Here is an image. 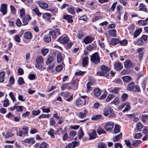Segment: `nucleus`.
Returning <instances> with one entry per match:
<instances>
[{"mask_svg":"<svg viewBox=\"0 0 148 148\" xmlns=\"http://www.w3.org/2000/svg\"><path fill=\"white\" fill-rule=\"evenodd\" d=\"M127 89L130 91H132L135 92H139L140 89L138 86H135L134 82L129 83L127 86Z\"/></svg>","mask_w":148,"mask_h":148,"instance_id":"nucleus-2","label":"nucleus"},{"mask_svg":"<svg viewBox=\"0 0 148 148\" xmlns=\"http://www.w3.org/2000/svg\"><path fill=\"white\" fill-rule=\"evenodd\" d=\"M123 81L126 83L128 82L132 79L131 77L129 76H124L122 77Z\"/></svg>","mask_w":148,"mask_h":148,"instance_id":"nucleus-25","label":"nucleus"},{"mask_svg":"<svg viewBox=\"0 0 148 148\" xmlns=\"http://www.w3.org/2000/svg\"><path fill=\"white\" fill-rule=\"evenodd\" d=\"M22 130L23 131V132L24 133V134L25 135V134H27L28 133V129L27 127H24L22 129Z\"/></svg>","mask_w":148,"mask_h":148,"instance_id":"nucleus-62","label":"nucleus"},{"mask_svg":"<svg viewBox=\"0 0 148 148\" xmlns=\"http://www.w3.org/2000/svg\"><path fill=\"white\" fill-rule=\"evenodd\" d=\"M63 67L62 64H60L57 66L56 68V70L57 71H61Z\"/></svg>","mask_w":148,"mask_h":148,"instance_id":"nucleus-51","label":"nucleus"},{"mask_svg":"<svg viewBox=\"0 0 148 148\" xmlns=\"http://www.w3.org/2000/svg\"><path fill=\"white\" fill-rule=\"evenodd\" d=\"M101 71L97 72V74L100 76H107L108 75V72L110 71V69L105 65H102L101 67Z\"/></svg>","mask_w":148,"mask_h":148,"instance_id":"nucleus-1","label":"nucleus"},{"mask_svg":"<svg viewBox=\"0 0 148 148\" xmlns=\"http://www.w3.org/2000/svg\"><path fill=\"white\" fill-rule=\"evenodd\" d=\"M88 111L86 110L85 109L84 111V112H79L77 113V115L79 117L83 119L85 118L86 116V114L87 113Z\"/></svg>","mask_w":148,"mask_h":148,"instance_id":"nucleus-13","label":"nucleus"},{"mask_svg":"<svg viewBox=\"0 0 148 148\" xmlns=\"http://www.w3.org/2000/svg\"><path fill=\"white\" fill-rule=\"evenodd\" d=\"M124 65L125 68H130L132 65V63L130 61L128 60L125 62Z\"/></svg>","mask_w":148,"mask_h":148,"instance_id":"nucleus-32","label":"nucleus"},{"mask_svg":"<svg viewBox=\"0 0 148 148\" xmlns=\"http://www.w3.org/2000/svg\"><path fill=\"white\" fill-rule=\"evenodd\" d=\"M84 135V133L82 129L78 133V138L79 139H81Z\"/></svg>","mask_w":148,"mask_h":148,"instance_id":"nucleus-61","label":"nucleus"},{"mask_svg":"<svg viewBox=\"0 0 148 148\" xmlns=\"http://www.w3.org/2000/svg\"><path fill=\"white\" fill-rule=\"evenodd\" d=\"M24 142L26 143L33 144L35 142L33 138H27L24 140Z\"/></svg>","mask_w":148,"mask_h":148,"instance_id":"nucleus-24","label":"nucleus"},{"mask_svg":"<svg viewBox=\"0 0 148 148\" xmlns=\"http://www.w3.org/2000/svg\"><path fill=\"white\" fill-rule=\"evenodd\" d=\"M102 116L101 115H94L92 116L91 119L92 120H97L100 119L101 118Z\"/></svg>","mask_w":148,"mask_h":148,"instance_id":"nucleus-40","label":"nucleus"},{"mask_svg":"<svg viewBox=\"0 0 148 148\" xmlns=\"http://www.w3.org/2000/svg\"><path fill=\"white\" fill-rule=\"evenodd\" d=\"M120 132V130L119 126L117 125H115L114 126V134Z\"/></svg>","mask_w":148,"mask_h":148,"instance_id":"nucleus-41","label":"nucleus"},{"mask_svg":"<svg viewBox=\"0 0 148 148\" xmlns=\"http://www.w3.org/2000/svg\"><path fill=\"white\" fill-rule=\"evenodd\" d=\"M44 40L45 42H49L50 41L51 38L48 35H45L44 36Z\"/></svg>","mask_w":148,"mask_h":148,"instance_id":"nucleus-52","label":"nucleus"},{"mask_svg":"<svg viewBox=\"0 0 148 148\" xmlns=\"http://www.w3.org/2000/svg\"><path fill=\"white\" fill-rule=\"evenodd\" d=\"M0 11L3 15L6 14L7 12V5L6 4H1L0 8Z\"/></svg>","mask_w":148,"mask_h":148,"instance_id":"nucleus-8","label":"nucleus"},{"mask_svg":"<svg viewBox=\"0 0 148 148\" xmlns=\"http://www.w3.org/2000/svg\"><path fill=\"white\" fill-rule=\"evenodd\" d=\"M50 116V115L49 114H42L38 116V118L39 119L44 118H47Z\"/></svg>","mask_w":148,"mask_h":148,"instance_id":"nucleus-47","label":"nucleus"},{"mask_svg":"<svg viewBox=\"0 0 148 148\" xmlns=\"http://www.w3.org/2000/svg\"><path fill=\"white\" fill-rule=\"evenodd\" d=\"M70 93L69 92H62L60 93V95L64 97L67 98L69 97L66 99V100L68 102L71 101L73 99V95H71L70 96Z\"/></svg>","mask_w":148,"mask_h":148,"instance_id":"nucleus-5","label":"nucleus"},{"mask_svg":"<svg viewBox=\"0 0 148 148\" xmlns=\"http://www.w3.org/2000/svg\"><path fill=\"white\" fill-rule=\"evenodd\" d=\"M114 125V124L112 122H108L105 125L104 128L106 131H109L112 129Z\"/></svg>","mask_w":148,"mask_h":148,"instance_id":"nucleus-10","label":"nucleus"},{"mask_svg":"<svg viewBox=\"0 0 148 148\" xmlns=\"http://www.w3.org/2000/svg\"><path fill=\"white\" fill-rule=\"evenodd\" d=\"M86 100L83 99H78L76 101L75 104L76 106L77 107H79L80 106H83L86 104Z\"/></svg>","mask_w":148,"mask_h":148,"instance_id":"nucleus-7","label":"nucleus"},{"mask_svg":"<svg viewBox=\"0 0 148 148\" xmlns=\"http://www.w3.org/2000/svg\"><path fill=\"white\" fill-rule=\"evenodd\" d=\"M58 41L62 43L66 44L68 41V39L67 37H60L58 38Z\"/></svg>","mask_w":148,"mask_h":148,"instance_id":"nucleus-16","label":"nucleus"},{"mask_svg":"<svg viewBox=\"0 0 148 148\" xmlns=\"http://www.w3.org/2000/svg\"><path fill=\"white\" fill-rule=\"evenodd\" d=\"M126 104L125 108L123 110V112L128 111L130 109V103L129 102H126L125 103Z\"/></svg>","mask_w":148,"mask_h":148,"instance_id":"nucleus-30","label":"nucleus"},{"mask_svg":"<svg viewBox=\"0 0 148 148\" xmlns=\"http://www.w3.org/2000/svg\"><path fill=\"white\" fill-rule=\"evenodd\" d=\"M94 95L96 97H98L100 95L101 91L100 89L98 88L95 89L93 91Z\"/></svg>","mask_w":148,"mask_h":148,"instance_id":"nucleus-22","label":"nucleus"},{"mask_svg":"<svg viewBox=\"0 0 148 148\" xmlns=\"http://www.w3.org/2000/svg\"><path fill=\"white\" fill-rule=\"evenodd\" d=\"M96 133L95 131L93 130L91 133L89 134V139L90 140L96 138Z\"/></svg>","mask_w":148,"mask_h":148,"instance_id":"nucleus-23","label":"nucleus"},{"mask_svg":"<svg viewBox=\"0 0 148 148\" xmlns=\"http://www.w3.org/2000/svg\"><path fill=\"white\" fill-rule=\"evenodd\" d=\"M53 57L52 56L49 57L47 59L46 63L47 64H48L51 63L53 61Z\"/></svg>","mask_w":148,"mask_h":148,"instance_id":"nucleus-50","label":"nucleus"},{"mask_svg":"<svg viewBox=\"0 0 148 148\" xmlns=\"http://www.w3.org/2000/svg\"><path fill=\"white\" fill-rule=\"evenodd\" d=\"M119 88L117 87L115 88L114 89L110 90V92L114 94H117L119 92Z\"/></svg>","mask_w":148,"mask_h":148,"instance_id":"nucleus-46","label":"nucleus"},{"mask_svg":"<svg viewBox=\"0 0 148 148\" xmlns=\"http://www.w3.org/2000/svg\"><path fill=\"white\" fill-rule=\"evenodd\" d=\"M91 62L95 64H97L100 62V58L98 53H95L90 58Z\"/></svg>","mask_w":148,"mask_h":148,"instance_id":"nucleus-4","label":"nucleus"},{"mask_svg":"<svg viewBox=\"0 0 148 148\" xmlns=\"http://www.w3.org/2000/svg\"><path fill=\"white\" fill-rule=\"evenodd\" d=\"M122 134L121 133H120L119 134L114 136L113 138V141L114 142L117 141L121 138L122 137Z\"/></svg>","mask_w":148,"mask_h":148,"instance_id":"nucleus-35","label":"nucleus"},{"mask_svg":"<svg viewBox=\"0 0 148 148\" xmlns=\"http://www.w3.org/2000/svg\"><path fill=\"white\" fill-rule=\"evenodd\" d=\"M9 101L7 99H5L3 104V106L4 107H6L9 106Z\"/></svg>","mask_w":148,"mask_h":148,"instance_id":"nucleus-54","label":"nucleus"},{"mask_svg":"<svg viewBox=\"0 0 148 148\" xmlns=\"http://www.w3.org/2000/svg\"><path fill=\"white\" fill-rule=\"evenodd\" d=\"M119 43L121 45L125 46L127 44L128 42L126 40H124L119 41Z\"/></svg>","mask_w":148,"mask_h":148,"instance_id":"nucleus-57","label":"nucleus"},{"mask_svg":"<svg viewBox=\"0 0 148 148\" xmlns=\"http://www.w3.org/2000/svg\"><path fill=\"white\" fill-rule=\"evenodd\" d=\"M37 64L36 65V68H41L42 67V64L43 62V58L41 56H38L36 59Z\"/></svg>","mask_w":148,"mask_h":148,"instance_id":"nucleus-6","label":"nucleus"},{"mask_svg":"<svg viewBox=\"0 0 148 148\" xmlns=\"http://www.w3.org/2000/svg\"><path fill=\"white\" fill-rule=\"evenodd\" d=\"M97 132L99 135H100L102 134L105 133L106 132L103 129L99 127L97 129Z\"/></svg>","mask_w":148,"mask_h":148,"instance_id":"nucleus-43","label":"nucleus"},{"mask_svg":"<svg viewBox=\"0 0 148 148\" xmlns=\"http://www.w3.org/2000/svg\"><path fill=\"white\" fill-rule=\"evenodd\" d=\"M14 78L13 77L11 76L10 77L9 80V85L10 86L13 85L14 84Z\"/></svg>","mask_w":148,"mask_h":148,"instance_id":"nucleus-53","label":"nucleus"},{"mask_svg":"<svg viewBox=\"0 0 148 148\" xmlns=\"http://www.w3.org/2000/svg\"><path fill=\"white\" fill-rule=\"evenodd\" d=\"M58 33L59 35L60 34V30L59 29H56L55 31L52 30L50 31L49 33V35L50 36H51L52 38L55 39L56 38V34Z\"/></svg>","mask_w":148,"mask_h":148,"instance_id":"nucleus-9","label":"nucleus"},{"mask_svg":"<svg viewBox=\"0 0 148 148\" xmlns=\"http://www.w3.org/2000/svg\"><path fill=\"white\" fill-rule=\"evenodd\" d=\"M141 31L142 30L140 28L136 30L134 34V38H136L139 36L141 32Z\"/></svg>","mask_w":148,"mask_h":148,"instance_id":"nucleus-27","label":"nucleus"},{"mask_svg":"<svg viewBox=\"0 0 148 148\" xmlns=\"http://www.w3.org/2000/svg\"><path fill=\"white\" fill-rule=\"evenodd\" d=\"M97 147L98 148H107V145L103 143H99Z\"/></svg>","mask_w":148,"mask_h":148,"instance_id":"nucleus-42","label":"nucleus"},{"mask_svg":"<svg viewBox=\"0 0 148 148\" xmlns=\"http://www.w3.org/2000/svg\"><path fill=\"white\" fill-rule=\"evenodd\" d=\"M33 10L38 16L41 15V13L39 12V10L38 8H36L34 9H33Z\"/></svg>","mask_w":148,"mask_h":148,"instance_id":"nucleus-58","label":"nucleus"},{"mask_svg":"<svg viewBox=\"0 0 148 148\" xmlns=\"http://www.w3.org/2000/svg\"><path fill=\"white\" fill-rule=\"evenodd\" d=\"M141 142L140 140H134L132 142V145L134 147H137Z\"/></svg>","mask_w":148,"mask_h":148,"instance_id":"nucleus-29","label":"nucleus"},{"mask_svg":"<svg viewBox=\"0 0 148 148\" xmlns=\"http://www.w3.org/2000/svg\"><path fill=\"white\" fill-rule=\"evenodd\" d=\"M2 134L6 138L12 136L14 134L13 133L10 132H8L6 134L5 132H3Z\"/></svg>","mask_w":148,"mask_h":148,"instance_id":"nucleus-34","label":"nucleus"},{"mask_svg":"<svg viewBox=\"0 0 148 148\" xmlns=\"http://www.w3.org/2000/svg\"><path fill=\"white\" fill-rule=\"evenodd\" d=\"M38 4L40 7L42 9H45L48 7V4L43 1H39L38 2Z\"/></svg>","mask_w":148,"mask_h":148,"instance_id":"nucleus-15","label":"nucleus"},{"mask_svg":"<svg viewBox=\"0 0 148 148\" xmlns=\"http://www.w3.org/2000/svg\"><path fill=\"white\" fill-rule=\"evenodd\" d=\"M112 103L115 105H117L120 103L119 99L118 97H116L112 101Z\"/></svg>","mask_w":148,"mask_h":148,"instance_id":"nucleus-48","label":"nucleus"},{"mask_svg":"<svg viewBox=\"0 0 148 148\" xmlns=\"http://www.w3.org/2000/svg\"><path fill=\"white\" fill-rule=\"evenodd\" d=\"M18 81L19 84L20 85H22L24 83V81L22 77H19L18 79Z\"/></svg>","mask_w":148,"mask_h":148,"instance_id":"nucleus-56","label":"nucleus"},{"mask_svg":"<svg viewBox=\"0 0 148 148\" xmlns=\"http://www.w3.org/2000/svg\"><path fill=\"white\" fill-rule=\"evenodd\" d=\"M119 42L118 39L116 38H112L110 41V44L112 45H116Z\"/></svg>","mask_w":148,"mask_h":148,"instance_id":"nucleus-26","label":"nucleus"},{"mask_svg":"<svg viewBox=\"0 0 148 148\" xmlns=\"http://www.w3.org/2000/svg\"><path fill=\"white\" fill-rule=\"evenodd\" d=\"M76 134V132L75 131H71L70 132L69 135L70 137H73L75 136Z\"/></svg>","mask_w":148,"mask_h":148,"instance_id":"nucleus-59","label":"nucleus"},{"mask_svg":"<svg viewBox=\"0 0 148 148\" xmlns=\"http://www.w3.org/2000/svg\"><path fill=\"white\" fill-rule=\"evenodd\" d=\"M112 109L109 107H106L103 110V114L106 116H108L109 114V117H112L115 116L114 113L112 112Z\"/></svg>","mask_w":148,"mask_h":148,"instance_id":"nucleus-3","label":"nucleus"},{"mask_svg":"<svg viewBox=\"0 0 148 148\" xmlns=\"http://www.w3.org/2000/svg\"><path fill=\"white\" fill-rule=\"evenodd\" d=\"M51 16L50 14L48 13H46L43 14V17L44 18L46 19L47 21H49Z\"/></svg>","mask_w":148,"mask_h":148,"instance_id":"nucleus-39","label":"nucleus"},{"mask_svg":"<svg viewBox=\"0 0 148 148\" xmlns=\"http://www.w3.org/2000/svg\"><path fill=\"white\" fill-rule=\"evenodd\" d=\"M79 142L74 141H72L70 143L72 148H75L77 147L79 145Z\"/></svg>","mask_w":148,"mask_h":148,"instance_id":"nucleus-33","label":"nucleus"},{"mask_svg":"<svg viewBox=\"0 0 148 148\" xmlns=\"http://www.w3.org/2000/svg\"><path fill=\"white\" fill-rule=\"evenodd\" d=\"M138 24L140 25L144 26L147 24V21L146 20H139L138 21Z\"/></svg>","mask_w":148,"mask_h":148,"instance_id":"nucleus-37","label":"nucleus"},{"mask_svg":"<svg viewBox=\"0 0 148 148\" xmlns=\"http://www.w3.org/2000/svg\"><path fill=\"white\" fill-rule=\"evenodd\" d=\"M114 96L113 94H110L108 95V97L106 99V101L108 102L111 100L114 97Z\"/></svg>","mask_w":148,"mask_h":148,"instance_id":"nucleus-60","label":"nucleus"},{"mask_svg":"<svg viewBox=\"0 0 148 148\" xmlns=\"http://www.w3.org/2000/svg\"><path fill=\"white\" fill-rule=\"evenodd\" d=\"M135 130V132H140L141 130V129L143 127V125L140 122H138L137 124Z\"/></svg>","mask_w":148,"mask_h":148,"instance_id":"nucleus-18","label":"nucleus"},{"mask_svg":"<svg viewBox=\"0 0 148 148\" xmlns=\"http://www.w3.org/2000/svg\"><path fill=\"white\" fill-rule=\"evenodd\" d=\"M49 49L47 48H43L41 51V53L43 54V56H45L49 52Z\"/></svg>","mask_w":148,"mask_h":148,"instance_id":"nucleus-44","label":"nucleus"},{"mask_svg":"<svg viewBox=\"0 0 148 148\" xmlns=\"http://www.w3.org/2000/svg\"><path fill=\"white\" fill-rule=\"evenodd\" d=\"M67 10L68 12L71 14H74L75 13V8L72 6L68 7Z\"/></svg>","mask_w":148,"mask_h":148,"instance_id":"nucleus-21","label":"nucleus"},{"mask_svg":"<svg viewBox=\"0 0 148 148\" xmlns=\"http://www.w3.org/2000/svg\"><path fill=\"white\" fill-rule=\"evenodd\" d=\"M93 40V39L92 38L88 36L85 38L84 40V42L86 44H87L91 43Z\"/></svg>","mask_w":148,"mask_h":148,"instance_id":"nucleus-17","label":"nucleus"},{"mask_svg":"<svg viewBox=\"0 0 148 148\" xmlns=\"http://www.w3.org/2000/svg\"><path fill=\"white\" fill-rule=\"evenodd\" d=\"M47 146V144L43 142L40 145V148H46Z\"/></svg>","mask_w":148,"mask_h":148,"instance_id":"nucleus-64","label":"nucleus"},{"mask_svg":"<svg viewBox=\"0 0 148 148\" xmlns=\"http://www.w3.org/2000/svg\"><path fill=\"white\" fill-rule=\"evenodd\" d=\"M63 18L67 20L68 22L72 23L73 22L72 16L70 15H64Z\"/></svg>","mask_w":148,"mask_h":148,"instance_id":"nucleus-19","label":"nucleus"},{"mask_svg":"<svg viewBox=\"0 0 148 148\" xmlns=\"http://www.w3.org/2000/svg\"><path fill=\"white\" fill-rule=\"evenodd\" d=\"M147 37L146 35H143L138 41L139 44L142 45L147 40Z\"/></svg>","mask_w":148,"mask_h":148,"instance_id":"nucleus-14","label":"nucleus"},{"mask_svg":"<svg viewBox=\"0 0 148 148\" xmlns=\"http://www.w3.org/2000/svg\"><path fill=\"white\" fill-rule=\"evenodd\" d=\"M110 35L112 36L116 37V30L115 29H112L109 31Z\"/></svg>","mask_w":148,"mask_h":148,"instance_id":"nucleus-36","label":"nucleus"},{"mask_svg":"<svg viewBox=\"0 0 148 148\" xmlns=\"http://www.w3.org/2000/svg\"><path fill=\"white\" fill-rule=\"evenodd\" d=\"M14 40L17 42H20V38L19 35L17 34L15 35Z\"/></svg>","mask_w":148,"mask_h":148,"instance_id":"nucleus-55","label":"nucleus"},{"mask_svg":"<svg viewBox=\"0 0 148 148\" xmlns=\"http://www.w3.org/2000/svg\"><path fill=\"white\" fill-rule=\"evenodd\" d=\"M23 18L22 22L23 23V25H25L28 23V21L31 19V17L28 15H25L23 17H22Z\"/></svg>","mask_w":148,"mask_h":148,"instance_id":"nucleus-11","label":"nucleus"},{"mask_svg":"<svg viewBox=\"0 0 148 148\" xmlns=\"http://www.w3.org/2000/svg\"><path fill=\"white\" fill-rule=\"evenodd\" d=\"M24 38L27 39H30L32 36L31 33L29 32H25L24 34Z\"/></svg>","mask_w":148,"mask_h":148,"instance_id":"nucleus-31","label":"nucleus"},{"mask_svg":"<svg viewBox=\"0 0 148 148\" xmlns=\"http://www.w3.org/2000/svg\"><path fill=\"white\" fill-rule=\"evenodd\" d=\"M114 67L116 70H119L122 69L123 66L120 62H116L114 63Z\"/></svg>","mask_w":148,"mask_h":148,"instance_id":"nucleus-12","label":"nucleus"},{"mask_svg":"<svg viewBox=\"0 0 148 148\" xmlns=\"http://www.w3.org/2000/svg\"><path fill=\"white\" fill-rule=\"evenodd\" d=\"M40 111L39 110L37 111L33 110L32 112L33 115H38L40 113Z\"/></svg>","mask_w":148,"mask_h":148,"instance_id":"nucleus-63","label":"nucleus"},{"mask_svg":"<svg viewBox=\"0 0 148 148\" xmlns=\"http://www.w3.org/2000/svg\"><path fill=\"white\" fill-rule=\"evenodd\" d=\"M89 58L88 57L83 58L82 60V65L84 67L86 66L88 64Z\"/></svg>","mask_w":148,"mask_h":148,"instance_id":"nucleus-20","label":"nucleus"},{"mask_svg":"<svg viewBox=\"0 0 148 148\" xmlns=\"http://www.w3.org/2000/svg\"><path fill=\"white\" fill-rule=\"evenodd\" d=\"M128 95L126 93H123L122 94L121 96V100L123 101H125L128 98Z\"/></svg>","mask_w":148,"mask_h":148,"instance_id":"nucleus-38","label":"nucleus"},{"mask_svg":"<svg viewBox=\"0 0 148 148\" xmlns=\"http://www.w3.org/2000/svg\"><path fill=\"white\" fill-rule=\"evenodd\" d=\"M57 62L58 63L61 62L62 61V58L61 55L60 53L57 54Z\"/></svg>","mask_w":148,"mask_h":148,"instance_id":"nucleus-45","label":"nucleus"},{"mask_svg":"<svg viewBox=\"0 0 148 148\" xmlns=\"http://www.w3.org/2000/svg\"><path fill=\"white\" fill-rule=\"evenodd\" d=\"M48 134L50 135L52 138H54V132L53 129L51 128L50 131L48 132Z\"/></svg>","mask_w":148,"mask_h":148,"instance_id":"nucleus-49","label":"nucleus"},{"mask_svg":"<svg viewBox=\"0 0 148 148\" xmlns=\"http://www.w3.org/2000/svg\"><path fill=\"white\" fill-rule=\"evenodd\" d=\"M5 74V72H0V83L3 82L4 80V76Z\"/></svg>","mask_w":148,"mask_h":148,"instance_id":"nucleus-28","label":"nucleus"}]
</instances>
